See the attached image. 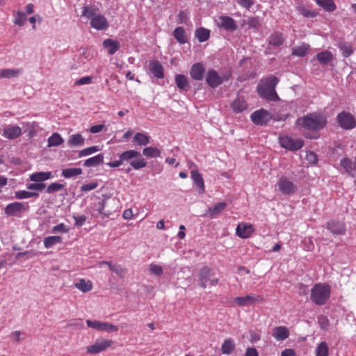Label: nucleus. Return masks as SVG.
Returning a JSON list of instances; mask_svg holds the SVG:
<instances>
[{
    "label": "nucleus",
    "instance_id": "f257e3e1",
    "mask_svg": "<svg viewBox=\"0 0 356 356\" xmlns=\"http://www.w3.org/2000/svg\"><path fill=\"white\" fill-rule=\"evenodd\" d=\"M121 208V204L119 199L116 197H107L92 206L94 216L99 215L108 218Z\"/></svg>",
    "mask_w": 356,
    "mask_h": 356
},
{
    "label": "nucleus",
    "instance_id": "f03ea898",
    "mask_svg": "<svg viewBox=\"0 0 356 356\" xmlns=\"http://www.w3.org/2000/svg\"><path fill=\"white\" fill-rule=\"evenodd\" d=\"M327 123L326 118L321 113H312L296 120V124L307 130L317 131Z\"/></svg>",
    "mask_w": 356,
    "mask_h": 356
},
{
    "label": "nucleus",
    "instance_id": "7ed1b4c3",
    "mask_svg": "<svg viewBox=\"0 0 356 356\" xmlns=\"http://www.w3.org/2000/svg\"><path fill=\"white\" fill-rule=\"evenodd\" d=\"M278 82L279 79L274 76H270L261 80L257 87L258 94L261 97L266 98V99L277 101L279 99V97L275 88Z\"/></svg>",
    "mask_w": 356,
    "mask_h": 356
},
{
    "label": "nucleus",
    "instance_id": "20e7f679",
    "mask_svg": "<svg viewBox=\"0 0 356 356\" xmlns=\"http://www.w3.org/2000/svg\"><path fill=\"white\" fill-rule=\"evenodd\" d=\"M331 289L328 284L317 283L311 290L310 299L316 305H323L329 300Z\"/></svg>",
    "mask_w": 356,
    "mask_h": 356
},
{
    "label": "nucleus",
    "instance_id": "39448f33",
    "mask_svg": "<svg viewBox=\"0 0 356 356\" xmlns=\"http://www.w3.org/2000/svg\"><path fill=\"white\" fill-rule=\"evenodd\" d=\"M279 191L284 195H291L296 193L298 188L295 184L286 176H282L276 184Z\"/></svg>",
    "mask_w": 356,
    "mask_h": 356
},
{
    "label": "nucleus",
    "instance_id": "423d86ee",
    "mask_svg": "<svg viewBox=\"0 0 356 356\" xmlns=\"http://www.w3.org/2000/svg\"><path fill=\"white\" fill-rule=\"evenodd\" d=\"M231 74L229 72L227 74L220 76L215 70H209L207 74V84L213 88H217L224 81H227L230 78Z\"/></svg>",
    "mask_w": 356,
    "mask_h": 356
},
{
    "label": "nucleus",
    "instance_id": "0eeeda50",
    "mask_svg": "<svg viewBox=\"0 0 356 356\" xmlns=\"http://www.w3.org/2000/svg\"><path fill=\"white\" fill-rule=\"evenodd\" d=\"M29 206L28 203L15 202L8 204L5 208V213L8 216L20 217L22 213L28 211Z\"/></svg>",
    "mask_w": 356,
    "mask_h": 356
},
{
    "label": "nucleus",
    "instance_id": "6e6552de",
    "mask_svg": "<svg viewBox=\"0 0 356 356\" xmlns=\"http://www.w3.org/2000/svg\"><path fill=\"white\" fill-rule=\"evenodd\" d=\"M280 144L282 147L290 151H296L303 147L304 142L301 139H294L288 136L279 138Z\"/></svg>",
    "mask_w": 356,
    "mask_h": 356
},
{
    "label": "nucleus",
    "instance_id": "1a4fd4ad",
    "mask_svg": "<svg viewBox=\"0 0 356 356\" xmlns=\"http://www.w3.org/2000/svg\"><path fill=\"white\" fill-rule=\"evenodd\" d=\"M113 344L111 339H99L95 343L86 347V352L88 354L94 355L106 350Z\"/></svg>",
    "mask_w": 356,
    "mask_h": 356
},
{
    "label": "nucleus",
    "instance_id": "9d476101",
    "mask_svg": "<svg viewBox=\"0 0 356 356\" xmlns=\"http://www.w3.org/2000/svg\"><path fill=\"white\" fill-rule=\"evenodd\" d=\"M337 119L339 126L343 129L350 130L356 127L355 117L348 112H341L338 114Z\"/></svg>",
    "mask_w": 356,
    "mask_h": 356
},
{
    "label": "nucleus",
    "instance_id": "9b49d317",
    "mask_svg": "<svg viewBox=\"0 0 356 356\" xmlns=\"http://www.w3.org/2000/svg\"><path fill=\"white\" fill-rule=\"evenodd\" d=\"M0 134L8 140H15L22 134V130L17 125L5 124L0 128Z\"/></svg>",
    "mask_w": 356,
    "mask_h": 356
},
{
    "label": "nucleus",
    "instance_id": "f8f14e48",
    "mask_svg": "<svg viewBox=\"0 0 356 356\" xmlns=\"http://www.w3.org/2000/svg\"><path fill=\"white\" fill-rule=\"evenodd\" d=\"M213 275L211 268L205 266L202 268L200 273V286L206 288L208 285L216 286L218 282V279H211Z\"/></svg>",
    "mask_w": 356,
    "mask_h": 356
},
{
    "label": "nucleus",
    "instance_id": "ddd939ff",
    "mask_svg": "<svg viewBox=\"0 0 356 356\" xmlns=\"http://www.w3.org/2000/svg\"><path fill=\"white\" fill-rule=\"evenodd\" d=\"M272 119V115L265 109H259L251 115L252 122L257 125H266Z\"/></svg>",
    "mask_w": 356,
    "mask_h": 356
},
{
    "label": "nucleus",
    "instance_id": "4468645a",
    "mask_svg": "<svg viewBox=\"0 0 356 356\" xmlns=\"http://www.w3.org/2000/svg\"><path fill=\"white\" fill-rule=\"evenodd\" d=\"M263 301V297L261 296L248 295L245 296H239L234 298V303L239 307L249 306L255 303H259Z\"/></svg>",
    "mask_w": 356,
    "mask_h": 356
},
{
    "label": "nucleus",
    "instance_id": "2eb2a0df",
    "mask_svg": "<svg viewBox=\"0 0 356 356\" xmlns=\"http://www.w3.org/2000/svg\"><path fill=\"white\" fill-rule=\"evenodd\" d=\"M217 26L227 31H234L237 29V25L234 19L229 16L220 15L216 19Z\"/></svg>",
    "mask_w": 356,
    "mask_h": 356
},
{
    "label": "nucleus",
    "instance_id": "dca6fc26",
    "mask_svg": "<svg viewBox=\"0 0 356 356\" xmlns=\"http://www.w3.org/2000/svg\"><path fill=\"white\" fill-rule=\"evenodd\" d=\"M254 232L253 225L249 222H242L238 224L236 234L241 238H248Z\"/></svg>",
    "mask_w": 356,
    "mask_h": 356
},
{
    "label": "nucleus",
    "instance_id": "f3484780",
    "mask_svg": "<svg viewBox=\"0 0 356 356\" xmlns=\"http://www.w3.org/2000/svg\"><path fill=\"white\" fill-rule=\"evenodd\" d=\"M90 26L97 31H103L108 27L109 24L104 15L97 14L91 19Z\"/></svg>",
    "mask_w": 356,
    "mask_h": 356
},
{
    "label": "nucleus",
    "instance_id": "a211bd4d",
    "mask_svg": "<svg viewBox=\"0 0 356 356\" xmlns=\"http://www.w3.org/2000/svg\"><path fill=\"white\" fill-rule=\"evenodd\" d=\"M289 329L284 325L275 327L272 330V336L278 341H282L289 338Z\"/></svg>",
    "mask_w": 356,
    "mask_h": 356
},
{
    "label": "nucleus",
    "instance_id": "6ab92c4d",
    "mask_svg": "<svg viewBox=\"0 0 356 356\" xmlns=\"http://www.w3.org/2000/svg\"><path fill=\"white\" fill-rule=\"evenodd\" d=\"M205 72V67L201 63H196L193 64L190 70V75L191 78L196 81H201L203 79Z\"/></svg>",
    "mask_w": 356,
    "mask_h": 356
},
{
    "label": "nucleus",
    "instance_id": "aec40b11",
    "mask_svg": "<svg viewBox=\"0 0 356 356\" xmlns=\"http://www.w3.org/2000/svg\"><path fill=\"white\" fill-rule=\"evenodd\" d=\"M327 229L334 234H344L346 232V226L343 222L330 221L327 224Z\"/></svg>",
    "mask_w": 356,
    "mask_h": 356
},
{
    "label": "nucleus",
    "instance_id": "412c9836",
    "mask_svg": "<svg viewBox=\"0 0 356 356\" xmlns=\"http://www.w3.org/2000/svg\"><path fill=\"white\" fill-rule=\"evenodd\" d=\"M103 47L106 49L108 54L113 55L120 49V43L113 39H106L102 43Z\"/></svg>",
    "mask_w": 356,
    "mask_h": 356
},
{
    "label": "nucleus",
    "instance_id": "4be33fe9",
    "mask_svg": "<svg viewBox=\"0 0 356 356\" xmlns=\"http://www.w3.org/2000/svg\"><path fill=\"white\" fill-rule=\"evenodd\" d=\"M149 71L158 79H162L164 76L163 66L159 61L152 60L149 63Z\"/></svg>",
    "mask_w": 356,
    "mask_h": 356
},
{
    "label": "nucleus",
    "instance_id": "5701e85b",
    "mask_svg": "<svg viewBox=\"0 0 356 356\" xmlns=\"http://www.w3.org/2000/svg\"><path fill=\"white\" fill-rule=\"evenodd\" d=\"M53 177L50 171L36 172L30 175L29 179L34 182H42L50 179Z\"/></svg>",
    "mask_w": 356,
    "mask_h": 356
},
{
    "label": "nucleus",
    "instance_id": "b1692460",
    "mask_svg": "<svg viewBox=\"0 0 356 356\" xmlns=\"http://www.w3.org/2000/svg\"><path fill=\"white\" fill-rule=\"evenodd\" d=\"M191 175L195 185L200 189L199 193H203L204 192V183L202 175L197 170H191Z\"/></svg>",
    "mask_w": 356,
    "mask_h": 356
},
{
    "label": "nucleus",
    "instance_id": "393cba45",
    "mask_svg": "<svg viewBox=\"0 0 356 356\" xmlns=\"http://www.w3.org/2000/svg\"><path fill=\"white\" fill-rule=\"evenodd\" d=\"M227 204L225 202H218L208 209L207 215L211 218H215L220 215L225 210Z\"/></svg>",
    "mask_w": 356,
    "mask_h": 356
},
{
    "label": "nucleus",
    "instance_id": "a878e982",
    "mask_svg": "<svg viewBox=\"0 0 356 356\" xmlns=\"http://www.w3.org/2000/svg\"><path fill=\"white\" fill-rule=\"evenodd\" d=\"M74 286L83 293L90 291L92 289V282L89 280L80 279L74 283Z\"/></svg>",
    "mask_w": 356,
    "mask_h": 356
},
{
    "label": "nucleus",
    "instance_id": "bb28decb",
    "mask_svg": "<svg viewBox=\"0 0 356 356\" xmlns=\"http://www.w3.org/2000/svg\"><path fill=\"white\" fill-rule=\"evenodd\" d=\"M92 58V51L88 49H83L81 52H80L79 57H78V65L73 67V68L76 69L78 68L81 65H84L89 60H90Z\"/></svg>",
    "mask_w": 356,
    "mask_h": 356
},
{
    "label": "nucleus",
    "instance_id": "cd10ccee",
    "mask_svg": "<svg viewBox=\"0 0 356 356\" xmlns=\"http://www.w3.org/2000/svg\"><path fill=\"white\" fill-rule=\"evenodd\" d=\"M67 144L70 147H81L85 144V138L81 134H72L69 137Z\"/></svg>",
    "mask_w": 356,
    "mask_h": 356
},
{
    "label": "nucleus",
    "instance_id": "c85d7f7f",
    "mask_svg": "<svg viewBox=\"0 0 356 356\" xmlns=\"http://www.w3.org/2000/svg\"><path fill=\"white\" fill-rule=\"evenodd\" d=\"M13 23L18 26H23L28 19L26 13L21 10H13Z\"/></svg>",
    "mask_w": 356,
    "mask_h": 356
},
{
    "label": "nucleus",
    "instance_id": "c756f323",
    "mask_svg": "<svg viewBox=\"0 0 356 356\" xmlns=\"http://www.w3.org/2000/svg\"><path fill=\"white\" fill-rule=\"evenodd\" d=\"M104 162L103 154H97L92 157L86 159L84 161L83 165L85 167H95Z\"/></svg>",
    "mask_w": 356,
    "mask_h": 356
},
{
    "label": "nucleus",
    "instance_id": "7c9ffc66",
    "mask_svg": "<svg viewBox=\"0 0 356 356\" xmlns=\"http://www.w3.org/2000/svg\"><path fill=\"white\" fill-rule=\"evenodd\" d=\"M316 4L327 12L332 13L337 8L333 0H315Z\"/></svg>",
    "mask_w": 356,
    "mask_h": 356
},
{
    "label": "nucleus",
    "instance_id": "2f4dec72",
    "mask_svg": "<svg viewBox=\"0 0 356 356\" xmlns=\"http://www.w3.org/2000/svg\"><path fill=\"white\" fill-rule=\"evenodd\" d=\"M175 83L181 90L187 91L189 89V83L187 78L182 74L175 76Z\"/></svg>",
    "mask_w": 356,
    "mask_h": 356
},
{
    "label": "nucleus",
    "instance_id": "473e14b6",
    "mask_svg": "<svg viewBox=\"0 0 356 356\" xmlns=\"http://www.w3.org/2000/svg\"><path fill=\"white\" fill-rule=\"evenodd\" d=\"M235 343L231 338L226 339L221 346L222 353L225 355L231 354L235 349Z\"/></svg>",
    "mask_w": 356,
    "mask_h": 356
},
{
    "label": "nucleus",
    "instance_id": "72a5a7b5",
    "mask_svg": "<svg viewBox=\"0 0 356 356\" xmlns=\"http://www.w3.org/2000/svg\"><path fill=\"white\" fill-rule=\"evenodd\" d=\"M22 72L19 69H1L0 70L1 79H10L18 76Z\"/></svg>",
    "mask_w": 356,
    "mask_h": 356
},
{
    "label": "nucleus",
    "instance_id": "f704fd0d",
    "mask_svg": "<svg viewBox=\"0 0 356 356\" xmlns=\"http://www.w3.org/2000/svg\"><path fill=\"white\" fill-rule=\"evenodd\" d=\"M234 112L241 113L247 108V103L243 99L236 98L231 104Z\"/></svg>",
    "mask_w": 356,
    "mask_h": 356
},
{
    "label": "nucleus",
    "instance_id": "c9c22d12",
    "mask_svg": "<svg viewBox=\"0 0 356 356\" xmlns=\"http://www.w3.org/2000/svg\"><path fill=\"white\" fill-rule=\"evenodd\" d=\"M195 35L199 42H204L209 40L210 37V31L203 27H200L196 29Z\"/></svg>",
    "mask_w": 356,
    "mask_h": 356
},
{
    "label": "nucleus",
    "instance_id": "e433bc0d",
    "mask_svg": "<svg viewBox=\"0 0 356 356\" xmlns=\"http://www.w3.org/2000/svg\"><path fill=\"white\" fill-rule=\"evenodd\" d=\"M173 35L179 43L185 44L187 42L186 31L183 27H177L173 32Z\"/></svg>",
    "mask_w": 356,
    "mask_h": 356
},
{
    "label": "nucleus",
    "instance_id": "4c0bfd02",
    "mask_svg": "<svg viewBox=\"0 0 356 356\" xmlns=\"http://www.w3.org/2000/svg\"><path fill=\"white\" fill-rule=\"evenodd\" d=\"M284 38L282 33L275 32L272 33L268 38V43L270 45L278 47L283 44Z\"/></svg>",
    "mask_w": 356,
    "mask_h": 356
},
{
    "label": "nucleus",
    "instance_id": "58836bf2",
    "mask_svg": "<svg viewBox=\"0 0 356 356\" xmlns=\"http://www.w3.org/2000/svg\"><path fill=\"white\" fill-rule=\"evenodd\" d=\"M99 9L93 6H84L82 8V16L87 19H92L97 15Z\"/></svg>",
    "mask_w": 356,
    "mask_h": 356
},
{
    "label": "nucleus",
    "instance_id": "ea45409f",
    "mask_svg": "<svg viewBox=\"0 0 356 356\" xmlns=\"http://www.w3.org/2000/svg\"><path fill=\"white\" fill-rule=\"evenodd\" d=\"M133 142L138 145H146L149 143V138L147 134L138 132L135 134Z\"/></svg>",
    "mask_w": 356,
    "mask_h": 356
},
{
    "label": "nucleus",
    "instance_id": "a19ab883",
    "mask_svg": "<svg viewBox=\"0 0 356 356\" xmlns=\"http://www.w3.org/2000/svg\"><path fill=\"white\" fill-rule=\"evenodd\" d=\"M64 142L63 138L58 133H54L48 138V147H57Z\"/></svg>",
    "mask_w": 356,
    "mask_h": 356
},
{
    "label": "nucleus",
    "instance_id": "79ce46f5",
    "mask_svg": "<svg viewBox=\"0 0 356 356\" xmlns=\"http://www.w3.org/2000/svg\"><path fill=\"white\" fill-rule=\"evenodd\" d=\"M102 264L108 265L109 268L113 272H115L120 277H124L126 273V270L119 265H113L111 262L108 261L100 262L99 266H101Z\"/></svg>",
    "mask_w": 356,
    "mask_h": 356
},
{
    "label": "nucleus",
    "instance_id": "37998d69",
    "mask_svg": "<svg viewBox=\"0 0 356 356\" xmlns=\"http://www.w3.org/2000/svg\"><path fill=\"white\" fill-rule=\"evenodd\" d=\"M143 154L148 158H156L160 156L161 150L156 147H147L143 149Z\"/></svg>",
    "mask_w": 356,
    "mask_h": 356
},
{
    "label": "nucleus",
    "instance_id": "c03bdc74",
    "mask_svg": "<svg viewBox=\"0 0 356 356\" xmlns=\"http://www.w3.org/2000/svg\"><path fill=\"white\" fill-rule=\"evenodd\" d=\"M62 238L58 236H51L44 238L43 243L46 248H50L57 243H60Z\"/></svg>",
    "mask_w": 356,
    "mask_h": 356
},
{
    "label": "nucleus",
    "instance_id": "a18cd8bd",
    "mask_svg": "<svg viewBox=\"0 0 356 356\" xmlns=\"http://www.w3.org/2000/svg\"><path fill=\"white\" fill-rule=\"evenodd\" d=\"M318 61L323 65L327 64L332 59V54L328 51H324L316 55Z\"/></svg>",
    "mask_w": 356,
    "mask_h": 356
},
{
    "label": "nucleus",
    "instance_id": "49530a36",
    "mask_svg": "<svg viewBox=\"0 0 356 356\" xmlns=\"http://www.w3.org/2000/svg\"><path fill=\"white\" fill-rule=\"evenodd\" d=\"M139 155L140 152L134 149H130L122 153L119 157L120 159H122V163H124V161L132 160L133 159L137 157Z\"/></svg>",
    "mask_w": 356,
    "mask_h": 356
},
{
    "label": "nucleus",
    "instance_id": "de8ad7c7",
    "mask_svg": "<svg viewBox=\"0 0 356 356\" xmlns=\"http://www.w3.org/2000/svg\"><path fill=\"white\" fill-rule=\"evenodd\" d=\"M15 196L17 199H28L31 197H38L39 194L36 192H31L26 191H17L15 193Z\"/></svg>",
    "mask_w": 356,
    "mask_h": 356
},
{
    "label": "nucleus",
    "instance_id": "09e8293b",
    "mask_svg": "<svg viewBox=\"0 0 356 356\" xmlns=\"http://www.w3.org/2000/svg\"><path fill=\"white\" fill-rule=\"evenodd\" d=\"M102 148L98 145L86 147L79 152V157H84L99 152Z\"/></svg>",
    "mask_w": 356,
    "mask_h": 356
},
{
    "label": "nucleus",
    "instance_id": "8fccbe9b",
    "mask_svg": "<svg viewBox=\"0 0 356 356\" xmlns=\"http://www.w3.org/2000/svg\"><path fill=\"white\" fill-rule=\"evenodd\" d=\"M82 173L81 168H66L63 170L62 175L65 178H70L80 175Z\"/></svg>",
    "mask_w": 356,
    "mask_h": 356
},
{
    "label": "nucleus",
    "instance_id": "3c124183",
    "mask_svg": "<svg viewBox=\"0 0 356 356\" xmlns=\"http://www.w3.org/2000/svg\"><path fill=\"white\" fill-rule=\"evenodd\" d=\"M329 348L325 342H321L316 349V356H328Z\"/></svg>",
    "mask_w": 356,
    "mask_h": 356
},
{
    "label": "nucleus",
    "instance_id": "603ef678",
    "mask_svg": "<svg viewBox=\"0 0 356 356\" xmlns=\"http://www.w3.org/2000/svg\"><path fill=\"white\" fill-rule=\"evenodd\" d=\"M308 49H309V46L306 45L305 44H302L300 46L293 48L292 54L293 55L302 57V56H305L307 54Z\"/></svg>",
    "mask_w": 356,
    "mask_h": 356
},
{
    "label": "nucleus",
    "instance_id": "864d4df0",
    "mask_svg": "<svg viewBox=\"0 0 356 356\" xmlns=\"http://www.w3.org/2000/svg\"><path fill=\"white\" fill-rule=\"evenodd\" d=\"M339 47L342 51V54L344 57H348L353 52L352 46L346 42L340 44Z\"/></svg>",
    "mask_w": 356,
    "mask_h": 356
},
{
    "label": "nucleus",
    "instance_id": "5fc2aeb1",
    "mask_svg": "<svg viewBox=\"0 0 356 356\" xmlns=\"http://www.w3.org/2000/svg\"><path fill=\"white\" fill-rule=\"evenodd\" d=\"M103 323L104 321H100L97 320L91 321V320H87L86 324L88 327L92 328L94 330H96L97 331H102L103 327Z\"/></svg>",
    "mask_w": 356,
    "mask_h": 356
},
{
    "label": "nucleus",
    "instance_id": "6e6d98bb",
    "mask_svg": "<svg viewBox=\"0 0 356 356\" xmlns=\"http://www.w3.org/2000/svg\"><path fill=\"white\" fill-rule=\"evenodd\" d=\"M130 165L135 169L138 170L146 166L147 162L143 158H139L130 161Z\"/></svg>",
    "mask_w": 356,
    "mask_h": 356
},
{
    "label": "nucleus",
    "instance_id": "4d7b16f0",
    "mask_svg": "<svg viewBox=\"0 0 356 356\" xmlns=\"http://www.w3.org/2000/svg\"><path fill=\"white\" fill-rule=\"evenodd\" d=\"M341 165L346 170L347 172L351 173L354 170V165L352 161L345 158L341 161Z\"/></svg>",
    "mask_w": 356,
    "mask_h": 356
},
{
    "label": "nucleus",
    "instance_id": "13d9d810",
    "mask_svg": "<svg viewBox=\"0 0 356 356\" xmlns=\"http://www.w3.org/2000/svg\"><path fill=\"white\" fill-rule=\"evenodd\" d=\"M25 127L30 136H33L36 134L38 129V124L36 122H27L25 124Z\"/></svg>",
    "mask_w": 356,
    "mask_h": 356
},
{
    "label": "nucleus",
    "instance_id": "bf43d9fd",
    "mask_svg": "<svg viewBox=\"0 0 356 356\" xmlns=\"http://www.w3.org/2000/svg\"><path fill=\"white\" fill-rule=\"evenodd\" d=\"M64 188V185L60 183H51L47 188L46 192L49 194L59 191Z\"/></svg>",
    "mask_w": 356,
    "mask_h": 356
},
{
    "label": "nucleus",
    "instance_id": "052dcab7",
    "mask_svg": "<svg viewBox=\"0 0 356 356\" xmlns=\"http://www.w3.org/2000/svg\"><path fill=\"white\" fill-rule=\"evenodd\" d=\"M102 331L108 333L115 332L118 331V327L108 322H104Z\"/></svg>",
    "mask_w": 356,
    "mask_h": 356
},
{
    "label": "nucleus",
    "instance_id": "680f3d73",
    "mask_svg": "<svg viewBox=\"0 0 356 356\" xmlns=\"http://www.w3.org/2000/svg\"><path fill=\"white\" fill-rule=\"evenodd\" d=\"M247 24L249 28L257 29L260 26L261 23L259 17H252L248 19Z\"/></svg>",
    "mask_w": 356,
    "mask_h": 356
},
{
    "label": "nucleus",
    "instance_id": "e2e57ef3",
    "mask_svg": "<svg viewBox=\"0 0 356 356\" xmlns=\"http://www.w3.org/2000/svg\"><path fill=\"white\" fill-rule=\"evenodd\" d=\"M107 131V128L105 126V124H95V125L90 127V128L89 129V131L91 134H98L102 131Z\"/></svg>",
    "mask_w": 356,
    "mask_h": 356
},
{
    "label": "nucleus",
    "instance_id": "0e129e2a",
    "mask_svg": "<svg viewBox=\"0 0 356 356\" xmlns=\"http://www.w3.org/2000/svg\"><path fill=\"white\" fill-rule=\"evenodd\" d=\"M304 249L307 251H312L314 248V244L311 237L305 238L302 241Z\"/></svg>",
    "mask_w": 356,
    "mask_h": 356
},
{
    "label": "nucleus",
    "instance_id": "69168bd1",
    "mask_svg": "<svg viewBox=\"0 0 356 356\" xmlns=\"http://www.w3.org/2000/svg\"><path fill=\"white\" fill-rule=\"evenodd\" d=\"M69 231V229L67 227V226L64 223H60L54 227H53L51 229L52 233H67Z\"/></svg>",
    "mask_w": 356,
    "mask_h": 356
},
{
    "label": "nucleus",
    "instance_id": "338daca9",
    "mask_svg": "<svg viewBox=\"0 0 356 356\" xmlns=\"http://www.w3.org/2000/svg\"><path fill=\"white\" fill-rule=\"evenodd\" d=\"M26 188L29 190L32 191H42L45 188V184L42 183H33V184H28L26 185Z\"/></svg>",
    "mask_w": 356,
    "mask_h": 356
},
{
    "label": "nucleus",
    "instance_id": "774afa93",
    "mask_svg": "<svg viewBox=\"0 0 356 356\" xmlns=\"http://www.w3.org/2000/svg\"><path fill=\"white\" fill-rule=\"evenodd\" d=\"M149 271L155 275H161L163 273V268L159 265L152 264L149 266Z\"/></svg>",
    "mask_w": 356,
    "mask_h": 356
}]
</instances>
